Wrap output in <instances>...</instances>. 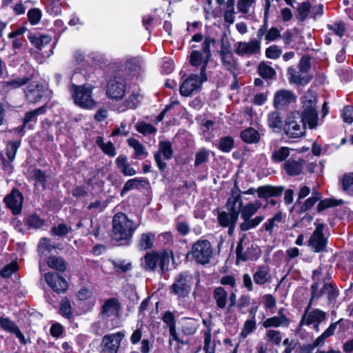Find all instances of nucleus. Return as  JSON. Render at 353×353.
I'll list each match as a JSON object with an SVG mask.
<instances>
[{"label": "nucleus", "mask_w": 353, "mask_h": 353, "mask_svg": "<svg viewBox=\"0 0 353 353\" xmlns=\"http://www.w3.org/2000/svg\"><path fill=\"white\" fill-rule=\"evenodd\" d=\"M241 194V191L236 182L234 188L231 190V195L228 199L227 205L229 211H239V208L243 205Z\"/></svg>", "instance_id": "26"}, {"label": "nucleus", "mask_w": 353, "mask_h": 353, "mask_svg": "<svg viewBox=\"0 0 353 353\" xmlns=\"http://www.w3.org/2000/svg\"><path fill=\"white\" fill-rule=\"evenodd\" d=\"M31 77H17L8 81L1 82V90L8 91L12 89H17L26 85L30 81Z\"/></svg>", "instance_id": "35"}, {"label": "nucleus", "mask_w": 353, "mask_h": 353, "mask_svg": "<svg viewBox=\"0 0 353 353\" xmlns=\"http://www.w3.org/2000/svg\"><path fill=\"white\" fill-rule=\"evenodd\" d=\"M316 228L307 241V245L315 252H323L327 244V240L324 236V223H314Z\"/></svg>", "instance_id": "9"}, {"label": "nucleus", "mask_w": 353, "mask_h": 353, "mask_svg": "<svg viewBox=\"0 0 353 353\" xmlns=\"http://www.w3.org/2000/svg\"><path fill=\"white\" fill-rule=\"evenodd\" d=\"M30 43L39 50H42L51 41V37L48 35L36 36L30 34L28 36Z\"/></svg>", "instance_id": "40"}, {"label": "nucleus", "mask_w": 353, "mask_h": 353, "mask_svg": "<svg viewBox=\"0 0 353 353\" xmlns=\"http://www.w3.org/2000/svg\"><path fill=\"white\" fill-rule=\"evenodd\" d=\"M205 56L200 51L193 50L190 54V62L192 66H199L205 65Z\"/></svg>", "instance_id": "51"}, {"label": "nucleus", "mask_w": 353, "mask_h": 353, "mask_svg": "<svg viewBox=\"0 0 353 353\" xmlns=\"http://www.w3.org/2000/svg\"><path fill=\"white\" fill-rule=\"evenodd\" d=\"M241 139L248 143H256L261 139L260 134L253 128H248L241 132Z\"/></svg>", "instance_id": "38"}, {"label": "nucleus", "mask_w": 353, "mask_h": 353, "mask_svg": "<svg viewBox=\"0 0 353 353\" xmlns=\"http://www.w3.org/2000/svg\"><path fill=\"white\" fill-rule=\"evenodd\" d=\"M119 307L120 305L118 300L115 298H111L104 302L101 313L107 317L115 316L118 313Z\"/></svg>", "instance_id": "34"}, {"label": "nucleus", "mask_w": 353, "mask_h": 353, "mask_svg": "<svg viewBox=\"0 0 353 353\" xmlns=\"http://www.w3.org/2000/svg\"><path fill=\"white\" fill-rule=\"evenodd\" d=\"M342 185L345 191L353 193V172L343 175Z\"/></svg>", "instance_id": "64"}, {"label": "nucleus", "mask_w": 353, "mask_h": 353, "mask_svg": "<svg viewBox=\"0 0 353 353\" xmlns=\"http://www.w3.org/2000/svg\"><path fill=\"white\" fill-rule=\"evenodd\" d=\"M188 254L196 263L205 265L210 263L212 257L213 249L209 241L199 240L192 245Z\"/></svg>", "instance_id": "5"}, {"label": "nucleus", "mask_w": 353, "mask_h": 353, "mask_svg": "<svg viewBox=\"0 0 353 353\" xmlns=\"http://www.w3.org/2000/svg\"><path fill=\"white\" fill-rule=\"evenodd\" d=\"M136 130L144 135L153 134L157 131V129L152 125L145 122L137 123Z\"/></svg>", "instance_id": "58"}, {"label": "nucleus", "mask_w": 353, "mask_h": 353, "mask_svg": "<svg viewBox=\"0 0 353 353\" xmlns=\"http://www.w3.org/2000/svg\"><path fill=\"white\" fill-rule=\"evenodd\" d=\"M261 48V41L259 40L239 41L235 44V53L240 57H250L259 53Z\"/></svg>", "instance_id": "13"}, {"label": "nucleus", "mask_w": 353, "mask_h": 353, "mask_svg": "<svg viewBox=\"0 0 353 353\" xmlns=\"http://www.w3.org/2000/svg\"><path fill=\"white\" fill-rule=\"evenodd\" d=\"M341 321H342V319H340L339 321L335 323H331L330 326L324 331V332H323L319 336H318L312 344L308 345L309 349L310 350H312L317 347L323 345L326 339L334 334L336 326L340 323Z\"/></svg>", "instance_id": "27"}, {"label": "nucleus", "mask_w": 353, "mask_h": 353, "mask_svg": "<svg viewBox=\"0 0 353 353\" xmlns=\"http://www.w3.org/2000/svg\"><path fill=\"white\" fill-rule=\"evenodd\" d=\"M283 219V214L279 212L276 213L272 219H268L263 225V228L270 233L272 232L273 228L278 225Z\"/></svg>", "instance_id": "50"}, {"label": "nucleus", "mask_w": 353, "mask_h": 353, "mask_svg": "<svg viewBox=\"0 0 353 353\" xmlns=\"http://www.w3.org/2000/svg\"><path fill=\"white\" fill-rule=\"evenodd\" d=\"M125 70L132 76H137L143 70V61L139 57L128 59L125 61Z\"/></svg>", "instance_id": "29"}, {"label": "nucleus", "mask_w": 353, "mask_h": 353, "mask_svg": "<svg viewBox=\"0 0 353 353\" xmlns=\"http://www.w3.org/2000/svg\"><path fill=\"white\" fill-rule=\"evenodd\" d=\"M256 0H238L237 8L239 12L245 14L249 12L250 8L254 7Z\"/></svg>", "instance_id": "62"}, {"label": "nucleus", "mask_w": 353, "mask_h": 353, "mask_svg": "<svg viewBox=\"0 0 353 353\" xmlns=\"http://www.w3.org/2000/svg\"><path fill=\"white\" fill-rule=\"evenodd\" d=\"M290 148L288 147L282 146L273 151L271 159L272 161L276 163L282 162L290 156Z\"/></svg>", "instance_id": "43"}, {"label": "nucleus", "mask_w": 353, "mask_h": 353, "mask_svg": "<svg viewBox=\"0 0 353 353\" xmlns=\"http://www.w3.org/2000/svg\"><path fill=\"white\" fill-rule=\"evenodd\" d=\"M92 90L93 87L90 85H72L71 91L74 103L83 108H94L96 102L92 98Z\"/></svg>", "instance_id": "4"}, {"label": "nucleus", "mask_w": 353, "mask_h": 353, "mask_svg": "<svg viewBox=\"0 0 353 353\" xmlns=\"http://www.w3.org/2000/svg\"><path fill=\"white\" fill-rule=\"evenodd\" d=\"M23 200L22 194L17 190H13L5 197L4 202L14 214H18L21 211Z\"/></svg>", "instance_id": "20"}, {"label": "nucleus", "mask_w": 353, "mask_h": 353, "mask_svg": "<svg viewBox=\"0 0 353 353\" xmlns=\"http://www.w3.org/2000/svg\"><path fill=\"white\" fill-rule=\"evenodd\" d=\"M44 279L47 284L57 293H63L68 288L66 280L57 273H46Z\"/></svg>", "instance_id": "15"}, {"label": "nucleus", "mask_w": 353, "mask_h": 353, "mask_svg": "<svg viewBox=\"0 0 353 353\" xmlns=\"http://www.w3.org/2000/svg\"><path fill=\"white\" fill-rule=\"evenodd\" d=\"M96 143L101 150L109 157H114L116 155L115 148L112 142L108 141L105 143L103 137H97Z\"/></svg>", "instance_id": "42"}, {"label": "nucleus", "mask_w": 353, "mask_h": 353, "mask_svg": "<svg viewBox=\"0 0 353 353\" xmlns=\"http://www.w3.org/2000/svg\"><path fill=\"white\" fill-rule=\"evenodd\" d=\"M283 191V186L265 185L259 186L257 189L250 188L246 191L241 192V193L243 194H254L255 193H257L259 198L267 200L271 197L281 196Z\"/></svg>", "instance_id": "10"}, {"label": "nucleus", "mask_w": 353, "mask_h": 353, "mask_svg": "<svg viewBox=\"0 0 353 353\" xmlns=\"http://www.w3.org/2000/svg\"><path fill=\"white\" fill-rule=\"evenodd\" d=\"M48 265L59 272H64L66 270V263L63 259L59 256H52L48 259Z\"/></svg>", "instance_id": "44"}, {"label": "nucleus", "mask_w": 353, "mask_h": 353, "mask_svg": "<svg viewBox=\"0 0 353 353\" xmlns=\"http://www.w3.org/2000/svg\"><path fill=\"white\" fill-rule=\"evenodd\" d=\"M339 295V292L335 286L329 282H325L319 291L317 290V299L326 296L329 303H334Z\"/></svg>", "instance_id": "28"}, {"label": "nucleus", "mask_w": 353, "mask_h": 353, "mask_svg": "<svg viewBox=\"0 0 353 353\" xmlns=\"http://www.w3.org/2000/svg\"><path fill=\"white\" fill-rule=\"evenodd\" d=\"M283 130L290 138L297 139L303 137L306 132V125L300 119L299 112H292L286 118Z\"/></svg>", "instance_id": "6"}, {"label": "nucleus", "mask_w": 353, "mask_h": 353, "mask_svg": "<svg viewBox=\"0 0 353 353\" xmlns=\"http://www.w3.org/2000/svg\"><path fill=\"white\" fill-rule=\"evenodd\" d=\"M54 249V246L50 244V240L47 238H42L38 245V252L41 254L50 253Z\"/></svg>", "instance_id": "59"}, {"label": "nucleus", "mask_w": 353, "mask_h": 353, "mask_svg": "<svg viewBox=\"0 0 353 353\" xmlns=\"http://www.w3.org/2000/svg\"><path fill=\"white\" fill-rule=\"evenodd\" d=\"M60 313L62 316L70 319L72 316V307L70 301L65 297L61 300L60 304Z\"/></svg>", "instance_id": "63"}, {"label": "nucleus", "mask_w": 353, "mask_h": 353, "mask_svg": "<svg viewBox=\"0 0 353 353\" xmlns=\"http://www.w3.org/2000/svg\"><path fill=\"white\" fill-rule=\"evenodd\" d=\"M46 92V90L43 85L33 82L28 85L25 90L26 99L29 103L35 104L43 97Z\"/></svg>", "instance_id": "16"}, {"label": "nucleus", "mask_w": 353, "mask_h": 353, "mask_svg": "<svg viewBox=\"0 0 353 353\" xmlns=\"http://www.w3.org/2000/svg\"><path fill=\"white\" fill-rule=\"evenodd\" d=\"M158 264V252L152 251L147 253L141 261V266L145 270H154Z\"/></svg>", "instance_id": "36"}, {"label": "nucleus", "mask_w": 353, "mask_h": 353, "mask_svg": "<svg viewBox=\"0 0 353 353\" xmlns=\"http://www.w3.org/2000/svg\"><path fill=\"white\" fill-rule=\"evenodd\" d=\"M219 53L223 67L230 71L233 74V77H236L237 62L230 47L224 44L223 39H221V48Z\"/></svg>", "instance_id": "12"}, {"label": "nucleus", "mask_w": 353, "mask_h": 353, "mask_svg": "<svg viewBox=\"0 0 353 353\" xmlns=\"http://www.w3.org/2000/svg\"><path fill=\"white\" fill-rule=\"evenodd\" d=\"M288 74L289 75L290 82L292 83L304 85L310 81V78L306 73H301L299 69L296 70L292 66L288 69Z\"/></svg>", "instance_id": "30"}, {"label": "nucleus", "mask_w": 353, "mask_h": 353, "mask_svg": "<svg viewBox=\"0 0 353 353\" xmlns=\"http://www.w3.org/2000/svg\"><path fill=\"white\" fill-rule=\"evenodd\" d=\"M326 313L319 309H314L307 315H303L299 326L310 325L313 323H320L326 319Z\"/></svg>", "instance_id": "23"}, {"label": "nucleus", "mask_w": 353, "mask_h": 353, "mask_svg": "<svg viewBox=\"0 0 353 353\" xmlns=\"http://www.w3.org/2000/svg\"><path fill=\"white\" fill-rule=\"evenodd\" d=\"M210 151L205 148L200 149L195 154L194 166L198 167L208 161Z\"/></svg>", "instance_id": "55"}, {"label": "nucleus", "mask_w": 353, "mask_h": 353, "mask_svg": "<svg viewBox=\"0 0 353 353\" xmlns=\"http://www.w3.org/2000/svg\"><path fill=\"white\" fill-rule=\"evenodd\" d=\"M305 161L301 158H290L285 161L283 169L290 176H294L303 172Z\"/></svg>", "instance_id": "21"}, {"label": "nucleus", "mask_w": 353, "mask_h": 353, "mask_svg": "<svg viewBox=\"0 0 353 353\" xmlns=\"http://www.w3.org/2000/svg\"><path fill=\"white\" fill-rule=\"evenodd\" d=\"M72 230L71 227H68L65 223H59L51 228L50 233L54 236H64Z\"/></svg>", "instance_id": "52"}, {"label": "nucleus", "mask_w": 353, "mask_h": 353, "mask_svg": "<svg viewBox=\"0 0 353 353\" xmlns=\"http://www.w3.org/2000/svg\"><path fill=\"white\" fill-rule=\"evenodd\" d=\"M1 328L6 332L14 334L22 345L27 344L28 342L25 336L13 321L7 318L1 317Z\"/></svg>", "instance_id": "24"}, {"label": "nucleus", "mask_w": 353, "mask_h": 353, "mask_svg": "<svg viewBox=\"0 0 353 353\" xmlns=\"http://www.w3.org/2000/svg\"><path fill=\"white\" fill-rule=\"evenodd\" d=\"M268 125L272 129L281 130L283 127V117L281 113L274 111L268 115Z\"/></svg>", "instance_id": "45"}, {"label": "nucleus", "mask_w": 353, "mask_h": 353, "mask_svg": "<svg viewBox=\"0 0 353 353\" xmlns=\"http://www.w3.org/2000/svg\"><path fill=\"white\" fill-rule=\"evenodd\" d=\"M216 43V39L210 37H206L202 43V51L205 56V65L201 68V74L204 80H207V76L205 74V70L207 65L209 63V61L212 57V53L210 50L211 46H214Z\"/></svg>", "instance_id": "25"}, {"label": "nucleus", "mask_w": 353, "mask_h": 353, "mask_svg": "<svg viewBox=\"0 0 353 353\" xmlns=\"http://www.w3.org/2000/svg\"><path fill=\"white\" fill-rule=\"evenodd\" d=\"M290 323V320L286 316H274L265 319L263 322V326L268 327H288Z\"/></svg>", "instance_id": "32"}, {"label": "nucleus", "mask_w": 353, "mask_h": 353, "mask_svg": "<svg viewBox=\"0 0 353 353\" xmlns=\"http://www.w3.org/2000/svg\"><path fill=\"white\" fill-rule=\"evenodd\" d=\"M212 296L218 308L223 310L226 307L228 293L224 288L220 286L214 288Z\"/></svg>", "instance_id": "33"}, {"label": "nucleus", "mask_w": 353, "mask_h": 353, "mask_svg": "<svg viewBox=\"0 0 353 353\" xmlns=\"http://www.w3.org/2000/svg\"><path fill=\"white\" fill-rule=\"evenodd\" d=\"M192 283V276L187 272H182L170 286V293L176 295L179 298H185L190 293Z\"/></svg>", "instance_id": "7"}, {"label": "nucleus", "mask_w": 353, "mask_h": 353, "mask_svg": "<svg viewBox=\"0 0 353 353\" xmlns=\"http://www.w3.org/2000/svg\"><path fill=\"white\" fill-rule=\"evenodd\" d=\"M154 238V235L152 233L141 234L139 241V249L141 250H145L151 248L153 245Z\"/></svg>", "instance_id": "49"}, {"label": "nucleus", "mask_w": 353, "mask_h": 353, "mask_svg": "<svg viewBox=\"0 0 353 353\" xmlns=\"http://www.w3.org/2000/svg\"><path fill=\"white\" fill-rule=\"evenodd\" d=\"M312 279L313 283L312 286L316 285V291L321 284H324L325 282H328L330 279V275L326 270L319 268L313 271Z\"/></svg>", "instance_id": "37"}, {"label": "nucleus", "mask_w": 353, "mask_h": 353, "mask_svg": "<svg viewBox=\"0 0 353 353\" xmlns=\"http://www.w3.org/2000/svg\"><path fill=\"white\" fill-rule=\"evenodd\" d=\"M136 229L137 226L124 213L119 212L114 215L112 232V237L114 240L117 241H129Z\"/></svg>", "instance_id": "1"}, {"label": "nucleus", "mask_w": 353, "mask_h": 353, "mask_svg": "<svg viewBox=\"0 0 353 353\" xmlns=\"http://www.w3.org/2000/svg\"><path fill=\"white\" fill-rule=\"evenodd\" d=\"M265 339L276 345H279L282 340V335L280 331L275 330H269L266 332Z\"/></svg>", "instance_id": "54"}, {"label": "nucleus", "mask_w": 353, "mask_h": 353, "mask_svg": "<svg viewBox=\"0 0 353 353\" xmlns=\"http://www.w3.org/2000/svg\"><path fill=\"white\" fill-rule=\"evenodd\" d=\"M161 154L165 159H170L173 155L172 144L170 141H160L159 151L154 154V160L160 170L165 169L167 165L161 160Z\"/></svg>", "instance_id": "17"}, {"label": "nucleus", "mask_w": 353, "mask_h": 353, "mask_svg": "<svg viewBox=\"0 0 353 353\" xmlns=\"http://www.w3.org/2000/svg\"><path fill=\"white\" fill-rule=\"evenodd\" d=\"M296 99L297 97L293 91L281 89L274 93L273 105L277 110L285 109L295 103Z\"/></svg>", "instance_id": "11"}, {"label": "nucleus", "mask_w": 353, "mask_h": 353, "mask_svg": "<svg viewBox=\"0 0 353 353\" xmlns=\"http://www.w3.org/2000/svg\"><path fill=\"white\" fill-rule=\"evenodd\" d=\"M239 215V211L233 210L228 212L223 211L218 214L217 219L222 227L229 228L228 232L232 234L234 230Z\"/></svg>", "instance_id": "18"}, {"label": "nucleus", "mask_w": 353, "mask_h": 353, "mask_svg": "<svg viewBox=\"0 0 353 353\" xmlns=\"http://www.w3.org/2000/svg\"><path fill=\"white\" fill-rule=\"evenodd\" d=\"M316 101V97L312 92H307L303 96L302 108L299 112L300 119L308 125L310 129H314L318 125Z\"/></svg>", "instance_id": "3"}, {"label": "nucleus", "mask_w": 353, "mask_h": 353, "mask_svg": "<svg viewBox=\"0 0 353 353\" xmlns=\"http://www.w3.org/2000/svg\"><path fill=\"white\" fill-rule=\"evenodd\" d=\"M261 206V201L256 200L254 202H250L245 205L243 204L241 208H239V214L243 219V222L239 225V228L241 231H248L256 228L265 219L263 215H259L252 218Z\"/></svg>", "instance_id": "2"}, {"label": "nucleus", "mask_w": 353, "mask_h": 353, "mask_svg": "<svg viewBox=\"0 0 353 353\" xmlns=\"http://www.w3.org/2000/svg\"><path fill=\"white\" fill-rule=\"evenodd\" d=\"M172 252L168 251H163L160 253L158 252V263L163 272L165 269H167L170 263V258Z\"/></svg>", "instance_id": "56"}, {"label": "nucleus", "mask_w": 353, "mask_h": 353, "mask_svg": "<svg viewBox=\"0 0 353 353\" xmlns=\"http://www.w3.org/2000/svg\"><path fill=\"white\" fill-rule=\"evenodd\" d=\"M46 111V105H43L34 110L26 112L23 119V126H26L30 123H36L37 121V117L39 115L44 114Z\"/></svg>", "instance_id": "39"}, {"label": "nucleus", "mask_w": 353, "mask_h": 353, "mask_svg": "<svg viewBox=\"0 0 353 353\" xmlns=\"http://www.w3.org/2000/svg\"><path fill=\"white\" fill-rule=\"evenodd\" d=\"M199 323L194 319H189L183 323L181 332L186 336L194 334L199 328Z\"/></svg>", "instance_id": "48"}, {"label": "nucleus", "mask_w": 353, "mask_h": 353, "mask_svg": "<svg viewBox=\"0 0 353 353\" xmlns=\"http://www.w3.org/2000/svg\"><path fill=\"white\" fill-rule=\"evenodd\" d=\"M236 254L237 261H246L251 258L250 241L245 234L242 235L237 244Z\"/></svg>", "instance_id": "22"}, {"label": "nucleus", "mask_w": 353, "mask_h": 353, "mask_svg": "<svg viewBox=\"0 0 353 353\" xmlns=\"http://www.w3.org/2000/svg\"><path fill=\"white\" fill-rule=\"evenodd\" d=\"M143 99V96L139 92L132 93L124 101V105L128 109H136Z\"/></svg>", "instance_id": "46"}, {"label": "nucleus", "mask_w": 353, "mask_h": 353, "mask_svg": "<svg viewBox=\"0 0 353 353\" xmlns=\"http://www.w3.org/2000/svg\"><path fill=\"white\" fill-rule=\"evenodd\" d=\"M258 71L260 76L266 79H272L276 75L274 69L265 62L259 63Z\"/></svg>", "instance_id": "47"}, {"label": "nucleus", "mask_w": 353, "mask_h": 353, "mask_svg": "<svg viewBox=\"0 0 353 353\" xmlns=\"http://www.w3.org/2000/svg\"><path fill=\"white\" fill-rule=\"evenodd\" d=\"M234 147V139L231 137H223L220 139L219 148L223 152H229Z\"/></svg>", "instance_id": "53"}, {"label": "nucleus", "mask_w": 353, "mask_h": 353, "mask_svg": "<svg viewBox=\"0 0 353 353\" xmlns=\"http://www.w3.org/2000/svg\"><path fill=\"white\" fill-rule=\"evenodd\" d=\"M148 180L145 178H134L127 181L121 190V194L123 196L125 193L132 189H137L140 184H147Z\"/></svg>", "instance_id": "41"}, {"label": "nucleus", "mask_w": 353, "mask_h": 353, "mask_svg": "<svg viewBox=\"0 0 353 353\" xmlns=\"http://www.w3.org/2000/svg\"><path fill=\"white\" fill-rule=\"evenodd\" d=\"M343 203L342 200L336 201L332 199H325L319 203L317 209L319 212H321L328 208L340 205Z\"/></svg>", "instance_id": "57"}, {"label": "nucleus", "mask_w": 353, "mask_h": 353, "mask_svg": "<svg viewBox=\"0 0 353 353\" xmlns=\"http://www.w3.org/2000/svg\"><path fill=\"white\" fill-rule=\"evenodd\" d=\"M203 79L201 74L200 77L196 74L190 75L181 85L180 86V94L184 97H189L194 91L197 90L201 86L202 82L205 81Z\"/></svg>", "instance_id": "14"}, {"label": "nucleus", "mask_w": 353, "mask_h": 353, "mask_svg": "<svg viewBox=\"0 0 353 353\" xmlns=\"http://www.w3.org/2000/svg\"><path fill=\"white\" fill-rule=\"evenodd\" d=\"M123 336L124 334L119 332L104 336L103 338V343L104 344L103 352L117 353Z\"/></svg>", "instance_id": "19"}, {"label": "nucleus", "mask_w": 353, "mask_h": 353, "mask_svg": "<svg viewBox=\"0 0 353 353\" xmlns=\"http://www.w3.org/2000/svg\"><path fill=\"white\" fill-rule=\"evenodd\" d=\"M270 279V268L266 265L259 266L253 274L254 282L257 285H263Z\"/></svg>", "instance_id": "31"}, {"label": "nucleus", "mask_w": 353, "mask_h": 353, "mask_svg": "<svg viewBox=\"0 0 353 353\" xmlns=\"http://www.w3.org/2000/svg\"><path fill=\"white\" fill-rule=\"evenodd\" d=\"M20 145V141H10L6 145V153L10 161H12Z\"/></svg>", "instance_id": "60"}, {"label": "nucleus", "mask_w": 353, "mask_h": 353, "mask_svg": "<svg viewBox=\"0 0 353 353\" xmlns=\"http://www.w3.org/2000/svg\"><path fill=\"white\" fill-rule=\"evenodd\" d=\"M311 5L308 2H303L299 5L297 8V18L301 21H304L308 16Z\"/></svg>", "instance_id": "61"}, {"label": "nucleus", "mask_w": 353, "mask_h": 353, "mask_svg": "<svg viewBox=\"0 0 353 353\" xmlns=\"http://www.w3.org/2000/svg\"><path fill=\"white\" fill-rule=\"evenodd\" d=\"M125 88V79L121 74H117L108 82L106 94L113 100L120 101L124 97Z\"/></svg>", "instance_id": "8"}]
</instances>
